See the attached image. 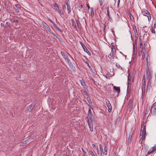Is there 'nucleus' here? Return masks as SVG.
I'll return each mask as SVG.
<instances>
[{
    "mask_svg": "<svg viewBox=\"0 0 156 156\" xmlns=\"http://www.w3.org/2000/svg\"><path fill=\"white\" fill-rule=\"evenodd\" d=\"M133 49L134 50H135V49L136 50V45H135L134 44H133Z\"/></svg>",
    "mask_w": 156,
    "mask_h": 156,
    "instance_id": "nucleus-41",
    "label": "nucleus"
},
{
    "mask_svg": "<svg viewBox=\"0 0 156 156\" xmlns=\"http://www.w3.org/2000/svg\"><path fill=\"white\" fill-rule=\"evenodd\" d=\"M120 2V0H118V4H117V5L118 6H119Z\"/></svg>",
    "mask_w": 156,
    "mask_h": 156,
    "instance_id": "nucleus-43",
    "label": "nucleus"
},
{
    "mask_svg": "<svg viewBox=\"0 0 156 156\" xmlns=\"http://www.w3.org/2000/svg\"><path fill=\"white\" fill-rule=\"evenodd\" d=\"M150 19H151V16H150Z\"/></svg>",
    "mask_w": 156,
    "mask_h": 156,
    "instance_id": "nucleus-51",
    "label": "nucleus"
},
{
    "mask_svg": "<svg viewBox=\"0 0 156 156\" xmlns=\"http://www.w3.org/2000/svg\"><path fill=\"white\" fill-rule=\"evenodd\" d=\"M53 27H54V28L57 30L58 31L61 32H62V30H60V29H59L58 27L57 26V25L56 24H55V23H53Z\"/></svg>",
    "mask_w": 156,
    "mask_h": 156,
    "instance_id": "nucleus-18",
    "label": "nucleus"
},
{
    "mask_svg": "<svg viewBox=\"0 0 156 156\" xmlns=\"http://www.w3.org/2000/svg\"><path fill=\"white\" fill-rule=\"evenodd\" d=\"M37 0L39 2H39L40 0Z\"/></svg>",
    "mask_w": 156,
    "mask_h": 156,
    "instance_id": "nucleus-50",
    "label": "nucleus"
},
{
    "mask_svg": "<svg viewBox=\"0 0 156 156\" xmlns=\"http://www.w3.org/2000/svg\"><path fill=\"white\" fill-rule=\"evenodd\" d=\"M112 54L114 55H115V49L113 46L112 47Z\"/></svg>",
    "mask_w": 156,
    "mask_h": 156,
    "instance_id": "nucleus-26",
    "label": "nucleus"
},
{
    "mask_svg": "<svg viewBox=\"0 0 156 156\" xmlns=\"http://www.w3.org/2000/svg\"><path fill=\"white\" fill-rule=\"evenodd\" d=\"M66 5H67L68 13V14H69L70 13L71 8L70 5L68 4V3H66Z\"/></svg>",
    "mask_w": 156,
    "mask_h": 156,
    "instance_id": "nucleus-19",
    "label": "nucleus"
},
{
    "mask_svg": "<svg viewBox=\"0 0 156 156\" xmlns=\"http://www.w3.org/2000/svg\"><path fill=\"white\" fill-rule=\"evenodd\" d=\"M41 25L42 26V27L44 28L47 29L49 27L46 23L44 22L42 23Z\"/></svg>",
    "mask_w": 156,
    "mask_h": 156,
    "instance_id": "nucleus-21",
    "label": "nucleus"
},
{
    "mask_svg": "<svg viewBox=\"0 0 156 156\" xmlns=\"http://www.w3.org/2000/svg\"><path fill=\"white\" fill-rule=\"evenodd\" d=\"M104 2V0H99V2L101 6L103 5Z\"/></svg>",
    "mask_w": 156,
    "mask_h": 156,
    "instance_id": "nucleus-35",
    "label": "nucleus"
},
{
    "mask_svg": "<svg viewBox=\"0 0 156 156\" xmlns=\"http://www.w3.org/2000/svg\"><path fill=\"white\" fill-rule=\"evenodd\" d=\"M150 80H149L146 89L147 91L149 89L151 88V83L150 82Z\"/></svg>",
    "mask_w": 156,
    "mask_h": 156,
    "instance_id": "nucleus-23",
    "label": "nucleus"
},
{
    "mask_svg": "<svg viewBox=\"0 0 156 156\" xmlns=\"http://www.w3.org/2000/svg\"><path fill=\"white\" fill-rule=\"evenodd\" d=\"M146 135L142 134L141 133H140V139L139 141V143L141 144L142 143V141L144 140L146 137Z\"/></svg>",
    "mask_w": 156,
    "mask_h": 156,
    "instance_id": "nucleus-7",
    "label": "nucleus"
},
{
    "mask_svg": "<svg viewBox=\"0 0 156 156\" xmlns=\"http://www.w3.org/2000/svg\"><path fill=\"white\" fill-rule=\"evenodd\" d=\"M90 13L91 16H94V12L93 9L92 8H90Z\"/></svg>",
    "mask_w": 156,
    "mask_h": 156,
    "instance_id": "nucleus-31",
    "label": "nucleus"
},
{
    "mask_svg": "<svg viewBox=\"0 0 156 156\" xmlns=\"http://www.w3.org/2000/svg\"><path fill=\"white\" fill-rule=\"evenodd\" d=\"M82 151L83 152V154L84 155H85L86 154V152L85 151H84V150L83 149V147L82 148Z\"/></svg>",
    "mask_w": 156,
    "mask_h": 156,
    "instance_id": "nucleus-39",
    "label": "nucleus"
},
{
    "mask_svg": "<svg viewBox=\"0 0 156 156\" xmlns=\"http://www.w3.org/2000/svg\"><path fill=\"white\" fill-rule=\"evenodd\" d=\"M108 108V111L109 112H110L112 109V106L111 105H109V106H107Z\"/></svg>",
    "mask_w": 156,
    "mask_h": 156,
    "instance_id": "nucleus-32",
    "label": "nucleus"
},
{
    "mask_svg": "<svg viewBox=\"0 0 156 156\" xmlns=\"http://www.w3.org/2000/svg\"><path fill=\"white\" fill-rule=\"evenodd\" d=\"M80 82L81 85L84 86L86 84L84 81L83 80V79H81L80 80Z\"/></svg>",
    "mask_w": 156,
    "mask_h": 156,
    "instance_id": "nucleus-25",
    "label": "nucleus"
},
{
    "mask_svg": "<svg viewBox=\"0 0 156 156\" xmlns=\"http://www.w3.org/2000/svg\"><path fill=\"white\" fill-rule=\"evenodd\" d=\"M53 8L55 10L57 11L59 9L57 3H55L53 7Z\"/></svg>",
    "mask_w": 156,
    "mask_h": 156,
    "instance_id": "nucleus-24",
    "label": "nucleus"
},
{
    "mask_svg": "<svg viewBox=\"0 0 156 156\" xmlns=\"http://www.w3.org/2000/svg\"><path fill=\"white\" fill-rule=\"evenodd\" d=\"M107 106H109V105H111L110 104L109 101L107 99H106L105 100Z\"/></svg>",
    "mask_w": 156,
    "mask_h": 156,
    "instance_id": "nucleus-36",
    "label": "nucleus"
},
{
    "mask_svg": "<svg viewBox=\"0 0 156 156\" xmlns=\"http://www.w3.org/2000/svg\"><path fill=\"white\" fill-rule=\"evenodd\" d=\"M58 12L60 14V15H62L63 14V13L62 12V10H60L59 9L57 10Z\"/></svg>",
    "mask_w": 156,
    "mask_h": 156,
    "instance_id": "nucleus-34",
    "label": "nucleus"
},
{
    "mask_svg": "<svg viewBox=\"0 0 156 156\" xmlns=\"http://www.w3.org/2000/svg\"><path fill=\"white\" fill-rule=\"evenodd\" d=\"M131 82V77L130 76V74L129 73L128 74V90L129 88V85L130 84Z\"/></svg>",
    "mask_w": 156,
    "mask_h": 156,
    "instance_id": "nucleus-17",
    "label": "nucleus"
},
{
    "mask_svg": "<svg viewBox=\"0 0 156 156\" xmlns=\"http://www.w3.org/2000/svg\"><path fill=\"white\" fill-rule=\"evenodd\" d=\"M72 24L74 27L75 28H76V23L73 20H71Z\"/></svg>",
    "mask_w": 156,
    "mask_h": 156,
    "instance_id": "nucleus-28",
    "label": "nucleus"
},
{
    "mask_svg": "<svg viewBox=\"0 0 156 156\" xmlns=\"http://www.w3.org/2000/svg\"><path fill=\"white\" fill-rule=\"evenodd\" d=\"M91 113H92L91 111L90 108H89V109L88 110V114H89Z\"/></svg>",
    "mask_w": 156,
    "mask_h": 156,
    "instance_id": "nucleus-40",
    "label": "nucleus"
},
{
    "mask_svg": "<svg viewBox=\"0 0 156 156\" xmlns=\"http://www.w3.org/2000/svg\"><path fill=\"white\" fill-rule=\"evenodd\" d=\"M151 114H156V102L154 104L151 110Z\"/></svg>",
    "mask_w": 156,
    "mask_h": 156,
    "instance_id": "nucleus-4",
    "label": "nucleus"
},
{
    "mask_svg": "<svg viewBox=\"0 0 156 156\" xmlns=\"http://www.w3.org/2000/svg\"><path fill=\"white\" fill-rule=\"evenodd\" d=\"M144 47V46L143 44H140L139 47V54H141L143 52V50Z\"/></svg>",
    "mask_w": 156,
    "mask_h": 156,
    "instance_id": "nucleus-15",
    "label": "nucleus"
},
{
    "mask_svg": "<svg viewBox=\"0 0 156 156\" xmlns=\"http://www.w3.org/2000/svg\"><path fill=\"white\" fill-rule=\"evenodd\" d=\"M61 53L66 62H68V63H70V61L69 60L68 56L66 53L63 51H61Z\"/></svg>",
    "mask_w": 156,
    "mask_h": 156,
    "instance_id": "nucleus-3",
    "label": "nucleus"
},
{
    "mask_svg": "<svg viewBox=\"0 0 156 156\" xmlns=\"http://www.w3.org/2000/svg\"><path fill=\"white\" fill-rule=\"evenodd\" d=\"M129 16H130V19H131V14L130 13V14H129Z\"/></svg>",
    "mask_w": 156,
    "mask_h": 156,
    "instance_id": "nucleus-47",
    "label": "nucleus"
},
{
    "mask_svg": "<svg viewBox=\"0 0 156 156\" xmlns=\"http://www.w3.org/2000/svg\"><path fill=\"white\" fill-rule=\"evenodd\" d=\"M87 7L88 9H89L90 8V7L89 5H88L87 4Z\"/></svg>",
    "mask_w": 156,
    "mask_h": 156,
    "instance_id": "nucleus-46",
    "label": "nucleus"
},
{
    "mask_svg": "<svg viewBox=\"0 0 156 156\" xmlns=\"http://www.w3.org/2000/svg\"><path fill=\"white\" fill-rule=\"evenodd\" d=\"M113 89L114 90L117 91L118 93L120 92V89L119 87H117L114 86L113 87Z\"/></svg>",
    "mask_w": 156,
    "mask_h": 156,
    "instance_id": "nucleus-20",
    "label": "nucleus"
},
{
    "mask_svg": "<svg viewBox=\"0 0 156 156\" xmlns=\"http://www.w3.org/2000/svg\"><path fill=\"white\" fill-rule=\"evenodd\" d=\"M106 9L107 12V15L108 16H109L110 13H109V7L108 6H107L106 7Z\"/></svg>",
    "mask_w": 156,
    "mask_h": 156,
    "instance_id": "nucleus-29",
    "label": "nucleus"
},
{
    "mask_svg": "<svg viewBox=\"0 0 156 156\" xmlns=\"http://www.w3.org/2000/svg\"><path fill=\"white\" fill-rule=\"evenodd\" d=\"M139 44H143V41L142 40V39L140 38L139 39Z\"/></svg>",
    "mask_w": 156,
    "mask_h": 156,
    "instance_id": "nucleus-38",
    "label": "nucleus"
},
{
    "mask_svg": "<svg viewBox=\"0 0 156 156\" xmlns=\"http://www.w3.org/2000/svg\"><path fill=\"white\" fill-rule=\"evenodd\" d=\"M80 44L82 46L84 51L87 53L89 55H90L91 54L88 50L87 48L85 46L82 42H80Z\"/></svg>",
    "mask_w": 156,
    "mask_h": 156,
    "instance_id": "nucleus-8",
    "label": "nucleus"
},
{
    "mask_svg": "<svg viewBox=\"0 0 156 156\" xmlns=\"http://www.w3.org/2000/svg\"><path fill=\"white\" fill-rule=\"evenodd\" d=\"M109 18V20L111 22L112 21V18L110 17V16L109 15V16H108Z\"/></svg>",
    "mask_w": 156,
    "mask_h": 156,
    "instance_id": "nucleus-42",
    "label": "nucleus"
},
{
    "mask_svg": "<svg viewBox=\"0 0 156 156\" xmlns=\"http://www.w3.org/2000/svg\"><path fill=\"white\" fill-rule=\"evenodd\" d=\"M34 107V105H32V104L28 106L27 107V110L29 112L31 110H32L33 109Z\"/></svg>",
    "mask_w": 156,
    "mask_h": 156,
    "instance_id": "nucleus-16",
    "label": "nucleus"
},
{
    "mask_svg": "<svg viewBox=\"0 0 156 156\" xmlns=\"http://www.w3.org/2000/svg\"><path fill=\"white\" fill-rule=\"evenodd\" d=\"M21 7V5L20 4H16L15 7H14L15 11L16 13H18L19 12V10Z\"/></svg>",
    "mask_w": 156,
    "mask_h": 156,
    "instance_id": "nucleus-6",
    "label": "nucleus"
},
{
    "mask_svg": "<svg viewBox=\"0 0 156 156\" xmlns=\"http://www.w3.org/2000/svg\"><path fill=\"white\" fill-rule=\"evenodd\" d=\"M146 72L147 78V79H149V80H150V79L151 78V71L149 69V68H147Z\"/></svg>",
    "mask_w": 156,
    "mask_h": 156,
    "instance_id": "nucleus-5",
    "label": "nucleus"
},
{
    "mask_svg": "<svg viewBox=\"0 0 156 156\" xmlns=\"http://www.w3.org/2000/svg\"><path fill=\"white\" fill-rule=\"evenodd\" d=\"M143 82L142 84V98H144L145 93L146 83L145 76H144L143 77Z\"/></svg>",
    "mask_w": 156,
    "mask_h": 156,
    "instance_id": "nucleus-1",
    "label": "nucleus"
},
{
    "mask_svg": "<svg viewBox=\"0 0 156 156\" xmlns=\"http://www.w3.org/2000/svg\"><path fill=\"white\" fill-rule=\"evenodd\" d=\"M92 146L94 147V148L95 149H96L97 150V154H99V150H98V147H96L95 146V144H93L92 145Z\"/></svg>",
    "mask_w": 156,
    "mask_h": 156,
    "instance_id": "nucleus-30",
    "label": "nucleus"
},
{
    "mask_svg": "<svg viewBox=\"0 0 156 156\" xmlns=\"http://www.w3.org/2000/svg\"><path fill=\"white\" fill-rule=\"evenodd\" d=\"M88 115L92 122L95 121V118L92 113L89 114Z\"/></svg>",
    "mask_w": 156,
    "mask_h": 156,
    "instance_id": "nucleus-10",
    "label": "nucleus"
},
{
    "mask_svg": "<svg viewBox=\"0 0 156 156\" xmlns=\"http://www.w3.org/2000/svg\"><path fill=\"white\" fill-rule=\"evenodd\" d=\"M89 120H87V122L88 123V125L89 126L90 130L91 131H93V126H91V125H90V123H89Z\"/></svg>",
    "mask_w": 156,
    "mask_h": 156,
    "instance_id": "nucleus-22",
    "label": "nucleus"
},
{
    "mask_svg": "<svg viewBox=\"0 0 156 156\" xmlns=\"http://www.w3.org/2000/svg\"><path fill=\"white\" fill-rule=\"evenodd\" d=\"M156 29V24H154L153 26H152L151 29V31L152 33L155 34V29Z\"/></svg>",
    "mask_w": 156,
    "mask_h": 156,
    "instance_id": "nucleus-13",
    "label": "nucleus"
},
{
    "mask_svg": "<svg viewBox=\"0 0 156 156\" xmlns=\"http://www.w3.org/2000/svg\"><path fill=\"white\" fill-rule=\"evenodd\" d=\"M110 10L112 12H113V9L111 7Z\"/></svg>",
    "mask_w": 156,
    "mask_h": 156,
    "instance_id": "nucleus-45",
    "label": "nucleus"
},
{
    "mask_svg": "<svg viewBox=\"0 0 156 156\" xmlns=\"http://www.w3.org/2000/svg\"><path fill=\"white\" fill-rule=\"evenodd\" d=\"M156 150V145L152 147L151 149H150L148 152V154H150L154 152Z\"/></svg>",
    "mask_w": 156,
    "mask_h": 156,
    "instance_id": "nucleus-14",
    "label": "nucleus"
},
{
    "mask_svg": "<svg viewBox=\"0 0 156 156\" xmlns=\"http://www.w3.org/2000/svg\"><path fill=\"white\" fill-rule=\"evenodd\" d=\"M80 7L81 8H82L83 7V6L82 5H80Z\"/></svg>",
    "mask_w": 156,
    "mask_h": 156,
    "instance_id": "nucleus-48",
    "label": "nucleus"
},
{
    "mask_svg": "<svg viewBox=\"0 0 156 156\" xmlns=\"http://www.w3.org/2000/svg\"><path fill=\"white\" fill-rule=\"evenodd\" d=\"M142 13L144 15L147 16L148 17V20L149 21V18L148 17V15L149 16L150 15L148 11L147 10H145L144 11H142Z\"/></svg>",
    "mask_w": 156,
    "mask_h": 156,
    "instance_id": "nucleus-11",
    "label": "nucleus"
},
{
    "mask_svg": "<svg viewBox=\"0 0 156 156\" xmlns=\"http://www.w3.org/2000/svg\"><path fill=\"white\" fill-rule=\"evenodd\" d=\"M114 55L112 54H110L108 55V58L109 60H111L113 58Z\"/></svg>",
    "mask_w": 156,
    "mask_h": 156,
    "instance_id": "nucleus-27",
    "label": "nucleus"
},
{
    "mask_svg": "<svg viewBox=\"0 0 156 156\" xmlns=\"http://www.w3.org/2000/svg\"><path fill=\"white\" fill-rule=\"evenodd\" d=\"M27 143V142L25 141H23L22 143H21L20 144V146H24Z\"/></svg>",
    "mask_w": 156,
    "mask_h": 156,
    "instance_id": "nucleus-33",
    "label": "nucleus"
},
{
    "mask_svg": "<svg viewBox=\"0 0 156 156\" xmlns=\"http://www.w3.org/2000/svg\"><path fill=\"white\" fill-rule=\"evenodd\" d=\"M144 52H143V55H144Z\"/></svg>",
    "mask_w": 156,
    "mask_h": 156,
    "instance_id": "nucleus-52",
    "label": "nucleus"
},
{
    "mask_svg": "<svg viewBox=\"0 0 156 156\" xmlns=\"http://www.w3.org/2000/svg\"><path fill=\"white\" fill-rule=\"evenodd\" d=\"M117 16H118V17H119V15H118V14H117Z\"/></svg>",
    "mask_w": 156,
    "mask_h": 156,
    "instance_id": "nucleus-49",
    "label": "nucleus"
},
{
    "mask_svg": "<svg viewBox=\"0 0 156 156\" xmlns=\"http://www.w3.org/2000/svg\"><path fill=\"white\" fill-rule=\"evenodd\" d=\"M88 66H89V64H88Z\"/></svg>",
    "mask_w": 156,
    "mask_h": 156,
    "instance_id": "nucleus-53",
    "label": "nucleus"
},
{
    "mask_svg": "<svg viewBox=\"0 0 156 156\" xmlns=\"http://www.w3.org/2000/svg\"><path fill=\"white\" fill-rule=\"evenodd\" d=\"M46 29L47 31H48L51 34H53L54 36L55 35V33L53 30H51L49 26Z\"/></svg>",
    "mask_w": 156,
    "mask_h": 156,
    "instance_id": "nucleus-12",
    "label": "nucleus"
},
{
    "mask_svg": "<svg viewBox=\"0 0 156 156\" xmlns=\"http://www.w3.org/2000/svg\"><path fill=\"white\" fill-rule=\"evenodd\" d=\"M99 147L100 150L101 152V154H103L104 155H106L107 154L108 148L106 146L104 147V149H103L102 145L100 144L99 145Z\"/></svg>",
    "mask_w": 156,
    "mask_h": 156,
    "instance_id": "nucleus-2",
    "label": "nucleus"
},
{
    "mask_svg": "<svg viewBox=\"0 0 156 156\" xmlns=\"http://www.w3.org/2000/svg\"><path fill=\"white\" fill-rule=\"evenodd\" d=\"M89 154L92 156H95L94 153L92 151H90Z\"/></svg>",
    "mask_w": 156,
    "mask_h": 156,
    "instance_id": "nucleus-37",
    "label": "nucleus"
},
{
    "mask_svg": "<svg viewBox=\"0 0 156 156\" xmlns=\"http://www.w3.org/2000/svg\"><path fill=\"white\" fill-rule=\"evenodd\" d=\"M142 134L146 135V133L145 130V126L142 125L140 132Z\"/></svg>",
    "mask_w": 156,
    "mask_h": 156,
    "instance_id": "nucleus-9",
    "label": "nucleus"
},
{
    "mask_svg": "<svg viewBox=\"0 0 156 156\" xmlns=\"http://www.w3.org/2000/svg\"><path fill=\"white\" fill-rule=\"evenodd\" d=\"M1 25L2 27H4V24L3 23H1Z\"/></svg>",
    "mask_w": 156,
    "mask_h": 156,
    "instance_id": "nucleus-44",
    "label": "nucleus"
}]
</instances>
